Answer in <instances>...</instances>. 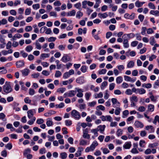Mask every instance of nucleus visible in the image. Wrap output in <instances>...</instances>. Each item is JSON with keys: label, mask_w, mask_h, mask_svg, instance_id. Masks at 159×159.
Returning a JSON list of instances; mask_svg holds the SVG:
<instances>
[{"label": "nucleus", "mask_w": 159, "mask_h": 159, "mask_svg": "<svg viewBox=\"0 0 159 159\" xmlns=\"http://www.w3.org/2000/svg\"><path fill=\"white\" fill-rule=\"evenodd\" d=\"M3 90L6 94L9 93L12 91L13 89L11 86L10 82H5L3 87Z\"/></svg>", "instance_id": "obj_1"}, {"label": "nucleus", "mask_w": 159, "mask_h": 159, "mask_svg": "<svg viewBox=\"0 0 159 159\" xmlns=\"http://www.w3.org/2000/svg\"><path fill=\"white\" fill-rule=\"evenodd\" d=\"M71 115L74 118L79 120L81 117L80 113L75 110H72L71 112Z\"/></svg>", "instance_id": "obj_2"}, {"label": "nucleus", "mask_w": 159, "mask_h": 159, "mask_svg": "<svg viewBox=\"0 0 159 159\" xmlns=\"http://www.w3.org/2000/svg\"><path fill=\"white\" fill-rule=\"evenodd\" d=\"M75 91H76V93L77 92L76 96L79 98H82L83 97V89H80L79 88H75Z\"/></svg>", "instance_id": "obj_3"}, {"label": "nucleus", "mask_w": 159, "mask_h": 159, "mask_svg": "<svg viewBox=\"0 0 159 159\" xmlns=\"http://www.w3.org/2000/svg\"><path fill=\"white\" fill-rule=\"evenodd\" d=\"M125 80L126 81H129L131 82H134L136 80V78H131L129 76L125 75L124 76Z\"/></svg>", "instance_id": "obj_4"}, {"label": "nucleus", "mask_w": 159, "mask_h": 159, "mask_svg": "<svg viewBox=\"0 0 159 159\" xmlns=\"http://www.w3.org/2000/svg\"><path fill=\"white\" fill-rule=\"evenodd\" d=\"M111 102H112L113 107H116V106L118 107L120 106V102H118L117 99L116 98H112L111 99Z\"/></svg>", "instance_id": "obj_5"}, {"label": "nucleus", "mask_w": 159, "mask_h": 159, "mask_svg": "<svg viewBox=\"0 0 159 159\" xmlns=\"http://www.w3.org/2000/svg\"><path fill=\"white\" fill-rule=\"evenodd\" d=\"M70 56L66 54H65L62 57L61 60L64 62H66L70 61Z\"/></svg>", "instance_id": "obj_6"}, {"label": "nucleus", "mask_w": 159, "mask_h": 159, "mask_svg": "<svg viewBox=\"0 0 159 159\" xmlns=\"http://www.w3.org/2000/svg\"><path fill=\"white\" fill-rule=\"evenodd\" d=\"M88 129L86 128L83 130V137L84 138H86L88 139H89L90 138V135L88 134Z\"/></svg>", "instance_id": "obj_7"}, {"label": "nucleus", "mask_w": 159, "mask_h": 159, "mask_svg": "<svg viewBox=\"0 0 159 159\" xmlns=\"http://www.w3.org/2000/svg\"><path fill=\"white\" fill-rule=\"evenodd\" d=\"M135 36L134 34L131 33L129 34H125L123 35V37H125V39H129L131 38H134Z\"/></svg>", "instance_id": "obj_8"}, {"label": "nucleus", "mask_w": 159, "mask_h": 159, "mask_svg": "<svg viewBox=\"0 0 159 159\" xmlns=\"http://www.w3.org/2000/svg\"><path fill=\"white\" fill-rule=\"evenodd\" d=\"M34 111H35V110L34 109L29 110L27 111V116L29 119H31L33 116L34 115L33 112Z\"/></svg>", "instance_id": "obj_9"}, {"label": "nucleus", "mask_w": 159, "mask_h": 159, "mask_svg": "<svg viewBox=\"0 0 159 159\" xmlns=\"http://www.w3.org/2000/svg\"><path fill=\"white\" fill-rule=\"evenodd\" d=\"M122 39H123V44L125 48H128L129 47V44L128 43V39H125V37H123V36L122 37Z\"/></svg>", "instance_id": "obj_10"}, {"label": "nucleus", "mask_w": 159, "mask_h": 159, "mask_svg": "<svg viewBox=\"0 0 159 159\" xmlns=\"http://www.w3.org/2000/svg\"><path fill=\"white\" fill-rule=\"evenodd\" d=\"M76 82L79 84H82L84 82V80L83 77L81 76L77 78L76 80Z\"/></svg>", "instance_id": "obj_11"}, {"label": "nucleus", "mask_w": 159, "mask_h": 159, "mask_svg": "<svg viewBox=\"0 0 159 159\" xmlns=\"http://www.w3.org/2000/svg\"><path fill=\"white\" fill-rule=\"evenodd\" d=\"M16 65L17 68L22 67L24 65V62L23 61H19L16 63Z\"/></svg>", "instance_id": "obj_12"}, {"label": "nucleus", "mask_w": 159, "mask_h": 159, "mask_svg": "<svg viewBox=\"0 0 159 159\" xmlns=\"http://www.w3.org/2000/svg\"><path fill=\"white\" fill-rule=\"evenodd\" d=\"M98 143L97 141H94L90 146L91 150L92 151H93L95 149V147L98 146Z\"/></svg>", "instance_id": "obj_13"}, {"label": "nucleus", "mask_w": 159, "mask_h": 159, "mask_svg": "<svg viewBox=\"0 0 159 159\" xmlns=\"http://www.w3.org/2000/svg\"><path fill=\"white\" fill-rule=\"evenodd\" d=\"M134 125L137 128H143V125L141 122L137 121L134 123Z\"/></svg>", "instance_id": "obj_14"}, {"label": "nucleus", "mask_w": 159, "mask_h": 159, "mask_svg": "<svg viewBox=\"0 0 159 159\" xmlns=\"http://www.w3.org/2000/svg\"><path fill=\"white\" fill-rule=\"evenodd\" d=\"M131 146V144L130 142H126L123 146L124 148L125 149H129L130 148Z\"/></svg>", "instance_id": "obj_15"}, {"label": "nucleus", "mask_w": 159, "mask_h": 159, "mask_svg": "<svg viewBox=\"0 0 159 159\" xmlns=\"http://www.w3.org/2000/svg\"><path fill=\"white\" fill-rule=\"evenodd\" d=\"M150 14L156 16H159V11L157 10L154 11L152 10L150 11Z\"/></svg>", "instance_id": "obj_16"}, {"label": "nucleus", "mask_w": 159, "mask_h": 159, "mask_svg": "<svg viewBox=\"0 0 159 159\" xmlns=\"http://www.w3.org/2000/svg\"><path fill=\"white\" fill-rule=\"evenodd\" d=\"M22 74L24 76L27 75L30 72V70L29 69L25 68L21 71Z\"/></svg>", "instance_id": "obj_17"}, {"label": "nucleus", "mask_w": 159, "mask_h": 159, "mask_svg": "<svg viewBox=\"0 0 159 159\" xmlns=\"http://www.w3.org/2000/svg\"><path fill=\"white\" fill-rule=\"evenodd\" d=\"M159 145L158 143L155 142L152 143H150L148 145V147L150 148H156Z\"/></svg>", "instance_id": "obj_18"}, {"label": "nucleus", "mask_w": 159, "mask_h": 159, "mask_svg": "<svg viewBox=\"0 0 159 159\" xmlns=\"http://www.w3.org/2000/svg\"><path fill=\"white\" fill-rule=\"evenodd\" d=\"M30 152V149L29 148H27L23 152V155L24 157H26V156L28 154H29Z\"/></svg>", "instance_id": "obj_19"}, {"label": "nucleus", "mask_w": 159, "mask_h": 159, "mask_svg": "<svg viewBox=\"0 0 159 159\" xmlns=\"http://www.w3.org/2000/svg\"><path fill=\"white\" fill-rule=\"evenodd\" d=\"M76 12L75 10H72L71 11L68 12L67 13V16H74L75 15Z\"/></svg>", "instance_id": "obj_20"}, {"label": "nucleus", "mask_w": 159, "mask_h": 159, "mask_svg": "<svg viewBox=\"0 0 159 159\" xmlns=\"http://www.w3.org/2000/svg\"><path fill=\"white\" fill-rule=\"evenodd\" d=\"M103 96V94L102 93V92H100L99 93H95L94 94V97L95 98H101Z\"/></svg>", "instance_id": "obj_21"}, {"label": "nucleus", "mask_w": 159, "mask_h": 159, "mask_svg": "<svg viewBox=\"0 0 159 159\" xmlns=\"http://www.w3.org/2000/svg\"><path fill=\"white\" fill-rule=\"evenodd\" d=\"M134 65V63L133 61H129L127 65V67L129 68L133 67Z\"/></svg>", "instance_id": "obj_22"}, {"label": "nucleus", "mask_w": 159, "mask_h": 159, "mask_svg": "<svg viewBox=\"0 0 159 159\" xmlns=\"http://www.w3.org/2000/svg\"><path fill=\"white\" fill-rule=\"evenodd\" d=\"M154 108V106L153 105L149 104L148 106V111L150 112L153 111Z\"/></svg>", "instance_id": "obj_23"}, {"label": "nucleus", "mask_w": 159, "mask_h": 159, "mask_svg": "<svg viewBox=\"0 0 159 159\" xmlns=\"http://www.w3.org/2000/svg\"><path fill=\"white\" fill-rule=\"evenodd\" d=\"M69 97H72L74 96L76 93V91L75 90H70L69 91Z\"/></svg>", "instance_id": "obj_24"}, {"label": "nucleus", "mask_w": 159, "mask_h": 159, "mask_svg": "<svg viewBox=\"0 0 159 159\" xmlns=\"http://www.w3.org/2000/svg\"><path fill=\"white\" fill-rule=\"evenodd\" d=\"M146 90L143 88L137 89V93L140 94H143L146 93Z\"/></svg>", "instance_id": "obj_25"}, {"label": "nucleus", "mask_w": 159, "mask_h": 159, "mask_svg": "<svg viewBox=\"0 0 159 159\" xmlns=\"http://www.w3.org/2000/svg\"><path fill=\"white\" fill-rule=\"evenodd\" d=\"M98 15L100 18H105L108 16V15L106 12L103 14L99 13L98 14Z\"/></svg>", "instance_id": "obj_26"}, {"label": "nucleus", "mask_w": 159, "mask_h": 159, "mask_svg": "<svg viewBox=\"0 0 159 159\" xmlns=\"http://www.w3.org/2000/svg\"><path fill=\"white\" fill-rule=\"evenodd\" d=\"M60 157L62 159H65L67 157V154L66 152H62L60 154Z\"/></svg>", "instance_id": "obj_27"}, {"label": "nucleus", "mask_w": 159, "mask_h": 159, "mask_svg": "<svg viewBox=\"0 0 159 159\" xmlns=\"http://www.w3.org/2000/svg\"><path fill=\"white\" fill-rule=\"evenodd\" d=\"M35 46H36V48L39 50L41 49L42 47L40 43L38 42V40H36L35 43Z\"/></svg>", "instance_id": "obj_28"}, {"label": "nucleus", "mask_w": 159, "mask_h": 159, "mask_svg": "<svg viewBox=\"0 0 159 159\" xmlns=\"http://www.w3.org/2000/svg\"><path fill=\"white\" fill-rule=\"evenodd\" d=\"M123 81V78L121 76H120L117 77L116 79V82L117 84L121 83Z\"/></svg>", "instance_id": "obj_29"}, {"label": "nucleus", "mask_w": 159, "mask_h": 159, "mask_svg": "<svg viewBox=\"0 0 159 159\" xmlns=\"http://www.w3.org/2000/svg\"><path fill=\"white\" fill-rule=\"evenodd\" d=\"M5 117L6 115L4 113H0V119L4 121H6L7 119L5 118Z\"/></svg>", "instance_id": "obj_30"}, {"label": "nucleus", "mask_w": 159, "mask_h": 159, "mask_svg": "<svg viewBox=\"0 0 159 159\" xmlns=\"http://www.w3.org/2000/svg\"><path fill=\"white\" fill-rule=\"evenodd\" d=\"M106 126L105 125H100L98 126V128H99V129H98V131H99L101 132H102L104 130Z\"/></svg>", "instance_id": "obj_31"}, {"label": "nucleus", "mask_w": 159, "mask_h": 159, "mask_svg": "<svg viewBox=\"0 0 159 159\" xmlns=\"http://www.w3.org/2000/svg\"><path fill=\"white\" fill-rule=\"evenodd\" d=\"M83 16V13L81 11H79L77 12L76 14V17L80 19Z\"/></svg>", "instance_id": "obj_32"}, {"label": "nucleus", "mask_w": 159, "mask_h": 159, "mask_svg": "<svg viewBox=\"0 0 159 159\" xmlns=\"http://www.w3.org/2000/svg\"><path fill=\"white\" fill-rule=\"evenodd\" d=\"M7 23V20L5 19H3L0 20V26L1 25H5Z\"/></svg>", "instance_id": "obj_33"}, {"label": "nucleus", "mask_w": 159, "mask_h": 159, "mask_svg": "<svg viewBox=\"0 0 159 159\" xmlns=\"http://www.w3.org/2000/svg\"><path fill=\"white\" fill-rule=\"evenodd\" d=\"M130 100L131 102L134 101L135 102H137L138 101V98L137 96L133 95L132 97L130 98Z\"/></svg>", "instance_id": "obj_34"}, {"label": "nucleus", "mask_w": 159, "mask_h": 159, "mask_svg": "<svg viewBox=\"0 0 159 159\" xmlns=\"http://www.w3.org/2000/svg\"><path fill=\"white\" fill-rule=\"evenodd\" d=\"M33 49V47L31 45H29L27 46L25 48V51L28 52H30Z\"/></svg>", "instance_id": "obj_35"}, {"label": "nucleus", "mask_w": 159, "mask_h": 159, "mask_svg": "<svg viewBox=\"0 0 159 159\" xmlns=\"http://www.w3.org/2000/svg\"><path fill=\"white\" fill-rule=\"evenodd\" d=\"M123 134V130L120 129H117L116 134V135L118 136L119 137L121 136Z\"/></svg>", "instance_id": "obj_36"}, {"label": "nucleus", "mask_w": 159, "mask_h": 159, "mask_svg": "<svg viewBox=\"0 0 159 159\" xmlns=\"http://www.w3.org/2000/svg\"><path fill=\"white\" fill-rule=\"evenodd\" d=\"M91 94L90 92H86L85 94V97L87 100H89Z\"/></svg>", "instance_id": "obj_37"}, {"label": "nucleus", "mask_w": 159, "mask_h": 159, "mask_svg": "<svg viewBox=\"0 0 159 159\" xmlns=\"http://www.w3.org/2000/svg\"><path fill=\"white\" fill-rule=\"evenodd\" d=\"M149 129L151 130V132H154V129L152 125H147L146 126L145 129L148 130Z\"/></svg>", "instance_id": "obj_38"}, {"label": "nucleus", "mask_w": 159, "mask_h": 159, "mask_svg": "<svg viewBox=\"0 0 159 159\" xmlns=\"http://www.w3.org/2000/svg\"><path fill=\"white\" fill-rule=\"evenodd\" d=\"M107 84V83L106 81H104L103 82L101 86V88L102 90H103L104 89L105 87Z\"/></svg>", "instance_id": "obj_39"}, {"label": "nucleus", "mask_w": 159, "mask_h": 159, "mask_svg": "<svg viewBox=\"0 0 159 159\" xmlns=\"http://www.w3.org/2000/svg\"><path fill=\"white\" fill-rule=\"evenodd\" d=\"M66 90V89L64 88H61L58 89L57 90V92L61 93H63Z\"/></svg>", "instance_id": "obj_40"}, {"label": "nucleus", "mask_w": 159, "mask_h": 159, "mask_svg": "<svg viewBox=\"0 0 159 159\" xmlns=\"http://www.w3.org/2000/svg\"><path fill=\"white\" fill-rule=\"evenodd\" d=\"M148 6L151 9H156V7L154 5L152 2H149L148 3Z\"/></svg>", "instance_id": "obj_41"}, {"label": "nucleus", "mask_w": 159, "mask_h": 159, "mask_svg": "<svg viewBox=\"0 0 159 159\" xmlns=\"http://www.w3.org/2000/svg\"><path fill=\"white\" fill-rule=\"evenodd\" d=\"M81 6V3L80 2H79L74 5V6L76 8L79 10L80 9V7Z\"/></svg>", "instance_id": "obj_42"}, {"label": "nucleus", "mask_w": 159, "mask_h": 159, "mask_svg": "<svg viewBox=\"0 0 159 159\" xmlns=\"http://www.w3.org/2000/svg\"><path fill=\"white\" fill-rule=\"evenodd\" d=\"M44 122L43 119L40 118L38 119L37 120L36 123L39 125H40L42 124Z\"/></svg>", "instance_id": "obj_43"}, {"label": "nucleus", "mask_w": 159, "mask_h": 159, "mask_svg": "<svg viewBox=\"0 0 159 159\" xmlns=\"http://www.w3.org/2000/svg\"><path fill=\"white\" fill-rule=\"evenodd\" d=\"M150 44L152 45H153L155 43V39L153 37H152L150 38Z\"/></svg>", "instance_id": "obj_44"}, {"label": "nucleus", "mask_w": 159, "mask_h": 159, "mask_svg": "<svg viewBox=\"0 0 159 159\" xmlns=\"http://www.w3.org/2000/svg\"><path fill=\"white\" fill-rule=\"evenodd\" d=\"M46 124L47 126H50L53 125V122L51 119L50 120H47L46 122Z\"/></svg>", "instance_id": "obj_45"}, {"label": "nucleus", "mask_w": 159, "mask_h": 159, "mask_svg": "<svg viewBox=\"0 0 159 159\" xmlns=\"http://www.w3.org/2000/svg\"><path fill=\"white\" fill-rule=\"evenodd\" d=\"M98 130L97 129H93L91 130V132L94 133L96 136H97L98 135Z\"/></svg>", "instance_id": "obj_46"}, {"label": "nucleus", "mask_w": 159, "mask_h": 159, "mask_svg": "<svg viewBox=\"0 0 159 159\" xmlns=\"http://www.w3.org/2000/svg\"><path fill=\"white\" fill-rule=\"evenodd\" d=\"M87 70V67L85 66H82L80 68V70L83 73L85 72Z\"/></svg>", "instance_id": "obj_47"}, {"label": "nucleus", "mask_w": 159, "mask_h": 159, "mask_svg": "<svg viewBox=\"0 0 159 159\" xmlns=\"http://www.w3.org/2000/svg\"><path fill=\"white\" fill-rule=\"evenodd\" d=\"M61 72L57 70L56 72V73L55 74V76L56 77H59L61 75Z\"/></svg>", "instance_id": "obj_48"}, {"label": "nucleus", "mask_w": 159, "mask_h": 159, "mask_svg": "<svg viewBox=\"0 0 159 159\" xmlns=\"http://www.w3.org/2000/svg\"><path fill=\"white\" fill-rule=\"evenodd\" d=\"M65 125L67 126H70L72 124V121L70 120H66L65 121Z\"/></svg>", "instance_id": "obj_49"}, {"label": "nucleus", "mask_w": 159, "mask_h": 159, "mask_svg": "<svg viewBox=\"0 0 159 159\" xmlns=\"http://www.w3.org/2000/svg\"><path fill=\"white\" fill-rule=\"evenodd\" d=\"M123 116L122 117L124 118L125 116H127L129 114V111L128 110H125L123 112Z\"/></svg>", "instance_id": "obj_50"}, {"label": "nucleus", "mask_w": 159, "mask_h": 159, "mask_svg": "<svg viewBox=\"0 0 159 159\" xmlns=\"http://www.w3.org/2000/svg\"><path fill=\"white\" fill-rule=\"evenodd\" d=\"M32 30V27L30 26H26L25 28V30L26 32H30Z\"/></svg>", "instance_id": "obj_51"}, {"label": "nucleus", "mask_w": 159, "mask_h": 159, "mask_svg": "<svg viewBox=\"0 0 159 159\" xmlns=\"http://www.w3.org/2000/svg\"><path fill=\"white\" fill-rule=\"evenodd\" d=\"M35 93V90L32 89L30 88L29 89V94L30 95H34Z\"/></svg>", "instance_id": "obj_52"}, {"label": "nucleus", "mask_w": 159, "mask_h": 159, "mask_svg": "<svg viewBox=\"0 0 159 159\" xmlns=\"http://www.w3.org/2000/svg\"><path fill=\"white\" fill-rule=\"evenodd\" d=\"M34 10H37L40 8L39 4L38 3L34 4L32 6Z\"/></svg>", "instance_id": "obj_53"}, {"label": "nucleus", "mask_w": 159, "mask_h": 159, "mask_svg": "<svg viewBox=\"0 0 159 159\" xmlns=\"http://www.w3.org/2000/svg\"><path fill=\"white\" fill-rule=\"evenodd\" d=\"M109 97V94L108 93V90H106L104 94V98L105 99H107Z\"/></svg>", "instance_id": "obj_54"}, {"label": "nucleus", "mask_w": 159, "mask_h": 159, "mask_svg": "<svg viewBox=\"0 0 159 159\" xmlns=\"http://www.w3.org/2000/svg\"><path fill=\"white\" fill-rule=\"evenodd\" d=\"M152 152V150L150 148H148L147 149L144 151V153L146 155H148L150 154Z\"/></svg>", "instance_id": "obj_55"}, {"label": "nucleus", "mask_w": 159, "mask_h": 159, "mask_svg": "<svg viewBox=\"0 0 159 159\" xmlns=\"http://www.w3.org/2000/svg\"><path fill=\"white\" fill-rule=\"evenodd\" d=\"M87 142L85 140L82 139L80 140V145H85L87 144Z\"/></svg>", "instance_id": "obj_56"}, {"label": "nucleus", "mask_w": 159, "mask_h": 159, "mask_svg": "<svg viewBox=\"0 0 159 159\" xmlns=\"http://www.w3.org/2000/svg\"><path fill=\"white\" fill-rule=\"evenodd\" d=\"M131 152L133 154H137L139 153V151L136 148H133L131 151Z\"/></svg>", "instance_id": "obj_57"}, {"label": "nucleus", "mask_w": 159, "mask_h": 159, "mask_svg": "<svg viewBox=\"0 0 159 159\" xmlns=\"http://www.w3.org/2000/svg\"><path fill=\"white\" fill-rule=\"evenodd\" d=\"M101 149L102 150L104 154H107L110 151L107 148H101Z\"/></svg>", "instance_id": "obj_58"}, {"label": "nucleus", "mask_w": 159, "mask_h": 159, "mask_svg": "<svg viewBox=\"0 0 159 159\" xmlns=\"http://www.w3.org/2000/svg\"><path fill=\"white\" fill-rule=\"evenodd\" d=\"M47 27L44 26L41 28L40 30V32L41 33H44L45 30H46Z\"/></svg>", "instance_id": "obj_59"}, {"label": "nucleus", "mask_w": 159, "mask_h": 159, "mask_svg": "<svg viewBox=\"0 0 159 159\" xmlns=\"http://www.w3.org/2000/svg\"><path fill=\"white\" fill-rule=\"evenodd\" d=\"M31 13V9L30 8H26L25 10V14L26 15H29Z\"/></svg>", "instance_id": "obj_60"}, {"label": "nucleus", "mask_w": 159, "mask_h": 159, "mask_svg": "<svg viewBox=\"0 0 159 159\" xmlns=\"http://www.w3.org/2000/svg\"><path fill=\"white\" fill-rule=\"evenodd\" d=\"M115 85V84L114 83L110 84L109 85V90H113L114 88Z\"/></svg>", "instance_id": "obj_61"}, {"label": "nucleus", "mask_w": 159, "mask_h": 159, "mask_svg": "<svg viewBox=\"0 0 159 159\" xmlns=\"http://www.w3.org/2000/svg\"><path fill=\"white\" fill-rule=\"evenodd\" d=\"M56 39V37H51L49 38L48 39V41L49 42L55 41Z\"/></svg>", "instance_id": "obj_62"}, {"label": "nucleus", "mask_w": 159, "mask_h": 159, "mask_svg": "<svg viewBox=\"0 0 159 159\" xmlns=\"http://www.w3.org/2000/svg\"><path fill=\"white\" fill-rule=\"evenodd\" d=\"M145 108L144 107L140 106L139 107L138 110L140 112H143L145 111Z\"/></svg>", "instance_id": "obj_63"}, {"label": "nucleus", "mask_w": 159, "mask_h": 159, "mask_svg": "<svg viewBox=\"0 0 159 159\" xmlns=\"http://www.w3.org/2000/svg\"><path fill=\"white\" fill-rule=\"evenodd\" d=\"M107 72V70L106 69H102L101 70H100L98 72V73L100 75L104 74L106 73Z\"/></svg>", "instance_id": "obj_64"}]
</instances>
